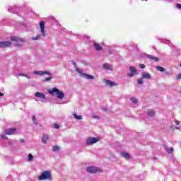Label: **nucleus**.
I'll return each instance as SVG.
<instances>
[{"label":"nucleus","mask_w":181,"mask_h":181,"mask_svg":"<svg viewBox=\"0 0 181 181\" xmlns=\"http://www.w3.org/2000/svg\"><path fill=\"white\" fill-rule=\"evenodd\" d=\"M139 67H140V69H145V64H139Z\"/></svg>","instance_id":"obj_36"},{"label":"nucleus","mask_w":181,"mask_h":181,"mask_svg":"<svg viewBox=\"0 0 181 181\" xmlns=\"http://www.w3.org/2000/svg\"><path fill=\"white\" fill-rule=\"evenodd\" d=\"M34 74H37L38 76H45V74H47L48 76H52V73L47 71H35Z\"/></svg>","instance_id":"obj_9"},{"label":"nucleus","mask_w":181,"mask_h":181,"mask_svg":"<svg viewBox=\"0 0 181 181\" xmlns=\"http://www.w3.org/2000/svg\"><path fill=\"white\" fill-rule=\"evenodd\" d=\"M40 28L41 35L38 34L36 37H33L32 40H40L42 37H46V33H45V21L40 22Z\"/></svg>","instance_id":"obj_2"},{"label":"nucleus","mask_w":181,"mask_h":181,"mask_svg":"<svg viewBox=\"0 0 181 181\" xmlns=\"http://www.w3.org/2000/svg\"><path fill=\"white\" fill-rule=\"evenodd\" d=\"M62 104H64V103H62Z\"/></svg>","instance_id":"obj_45"},{"label":"nucleus","mask_w":181,"mask_h":181,"mask_svg":"<svg viewBox=\"0 0 181 181\" xmlns=\"http://www.w3.org/2000/svg\"><path fill=\"white\" fill-rule=\"evenodd\" d=\"M75 70L79 73L81 77H85L86 80H94V78H95V77L93 75L83 73V70H81V69H78L77 66H75Z\"/></svg>","instance_id":"obj_4"},{"label":"nucleus","mask_w":181,"mask_h":181,"mask_svg":"<svg viewBox=\"0 0 181 181\" xmlns=\"http://www.w3.org/2000/svg\"><path fill=\"white\" fill-rule=\"evenodd\" d=\"M86 172L88 173H103V170L95 166H89L87 167Z\"/></svg>","instance_id":"obj_5"},{"label":"nucleus","mask_w":181,"mask_h":181,"mask_svg":"<svg viewBox=\"0 0 181 181\" xmlns=\"http://www.w3.org/2000/svg\"><path fill=\"white\" fill-rule=\"evenodd\" d=\"M130 101H132L133 104H138V99H136V98H130Z\"/></svg>","instance_id":"obj_24"},{"label":"nucleus","mask_w":181,"mask_h":181,"mask_svg":"<svg viewBox=\"0 0 181 181\" xmlns=\"http://www.w3.org/2000/svg\"><path fill=\"white\" fill-rule=\"evenodd\" d=\"M14 46H15L16 47H21V46H22V45L16 43V44H14Z\"/></svg>","instance_id":"obj_38"},{"label":"nucleus","mask_w":181,"mask_h":181,"mask_svg":"<svg viewBox=\"0 0 181 181\" xmlns=\"http://www.w3.org/2000/svg\"><path fill=\"white\" fill-rule=\"evenodd\" d=\"M8 12H11V13H18V7L16 6H10L8 8Z\"/></svg>","instance_id":"obj_11"},{"label":"nucleus","mask_w":181,"mask_h":181,"mask_svg":"<svg viewBox=\"0 0 181 181\" xmlns=\"http://www.w3.org/2000/svg\"><path fill=\"white\" fill-rule=\"evenodd\" d=\"M146 57H148V59H151V60H154L155 62H159V58H158L156 57H153L150 54H146Z\"/></svg>","instance_id":"obj_17"},{"label":"nucleus","mask_w":181,"mask_h":181,"mask_svg":"<svg viewBox=\"0 0 181 181\" xmlns=\"http://www.w3.org/2000/svg\"><path fill=\"white\" fill-rule=\"evenodd\" d=\"M52 173L50 171H44L38 177V180H52Z\"/></svg>","instance_id":"obj_3"},{"label":"nucleus","mask_w":181,"mask_h":181,"mask_svg":"<svg viewBox=\"0 0 181 181\" xmlns=\"http://www.w3.org/2000/svg\"><path fill=\"white\" fill-rule=\"evenodd\" d=\"M18 76L20 77H26L27 78H30V77H29V76H28L27 74H23V73L18 74Z\"/></svg>","instance_id":"obj_28"},{"label":"nucleus","mask_w":181,"mask_h":181,"mask_svg":"<svg viewBox=\"0 0 181 181\" xmlns=\"http://www.w3.org/2000/svg\"><path fill=\"white\" fill-rule=\"evenodd\" d=\"M34 159V157H33V155L32 154H28V162H32V160H33Z\"/></svg>","instance_id":"obj_26"},{"label":"nucleus","mask_w":181,"mask_h":181,"mask_svg":"<svg viewBox=\"0 0 181 181\" xmlns=\"http://www.w3.org/2000/svg\"><path fill=\"white\" fill-rule=\"evenodd\" d=\"M53 78V77L49 76L48 78H45L44 81H50V80H52Z\"/></svg>","instance_id":"obj_32"},{"label":"nucleus","mask_w":181,"mask_h":181,"mask_svg":"<svg viewBox=\"0 0 181 181\" xmlns=\"http://www.w3.org/2000/svg\"><path fill=\"white\" fill-rule=\"evenodd\" d=\"M72 64H74V66H75V67L77 66L76 65V62H74V61L72 62Z\"/></svg>","instance_id":"obj_41"},{"label":"nucleus","mask_w":181,"mask_h":181,"mask_svg":"<svg viewBox=\"0 0 181 181\" xmlns=\"http://www.w3.org/2000/svg\"><path fill=\"white\" fill-rule=\"evenodd\" d=\"M10 39L12 42H21L22 43H25V42L24 39L19 38V37L16 36H11Z\"/></svg>","instance_id":"obj_10"},{"label":"nucleus","mask_w":181,"mask_h":181,"mask_svg":"<svg viewBox=\"0 0 181 181\" xmlns=\"http://www.w3.org/2000/svg\"><path fill=\"white\" fill-rule=\"evenodd\" d=\"M11 45H12V42L10 41L0 42V49L10 47Z\"/></svg>","instance_id":"obj_8"},{"label":"nucleus","mask_w":181,"mask_h":181,"mask_svg":"<svg viewBox=\"0 0 181 181\" xmlns=\"http://www.w3.org/2000/svg\"><path fill=\"white\" fill-rule=\"evenodd\" d=\"M103 69H105V70L112 71V68H111V66H110V64H104Z\"/></svg>","instance_id":"obj_22"},{"label":"nucleus","mask_w":181,"mask_h":181,"mask_svg":"<svg viewBox=\"0 0 181 181\" xmlns=\"http://www.w3.org/2000/svg\"><path fill=\"white\" fill-rule=\"evenodd\" d=\"M15 131H16V129L15 128L7 129L5 130V134L6 135H12Z\"/></svg>","instance_id":"obj_12"},{"label":"nucleus","mask_w":181,"mask_h":181,"mask_svg":"<svg viewBox=\"0 0 181 181\" xmlns=\"http://www.w3.org/2000/svg\"><path fill=\"white\" fill-rule=\"evenodd\" d=\"M93 46H94L95 50H97L98 52L103 50V47H101V45H100V44H98L97 42H94Z\"/></svg>","instance_id":"obj_15"},{"label":"nucleus","mask_w":181,"mask_h":181,"mask_svg":"<svg viewBox=\"0 0 181 181\" xmlns=\"http://www.w3.org/2000/svg\"><path fill=\"white\" fill-rule=\"evenodd\" d=\"M144 78H140L137 80L138 84H144Z\"/></svg>","instance_id":"obj_31"},{"label":"nucleus","mask_w":181,"mask_h":181,"mask_svg":"<svg viewBox=\"0 0 181 181\" xmlns=\"http://www.w3.org/2000/svg\"><path fill=\"white\" fill-rule=\"evenodd\" d=\"M141 77L142 78L149 79L151 78V74H149V73L144 72L141 74Z\"/></svg>","instance_id":"obj_18"},{"label":"nucleus","mask_w":181,"mask_h":181,"mask_svg":"<svg viewBox=\"0 0 181 181\" xmlns=\"http://www.w3.org/2000/svg\"><path fill=\"white\" fill-rule=\"evenodd\" d=\"M165 151L168 152V153H172L173 152V148H165Z\"/></svg>","instance_id":"obj_29"},{"label":"nucleus","mask_w":181,"mask_h":181,"mask_svg":"<svg viewBox=\"0 0 181 181\" xmlns=\"http://www.w3.org/2000/svg\"><path fill=\"white\" fill-rule=\"evenodd\" d=\"M21 142H22V143L23 144V142H25V140L21 139Z\"/></svg>","instance_id":"obj_44"},{"label":"nucleus","mask_w":181,"mask_h":181,"mask_svg":"<svg viewBox=\"0 0 181 181\" xmlns=\"http://www.w3.org/2000/svg\"><path fill=\"white\" fill-rule=\"evenodd\" d=\"M49 139V136L47 134H43L42 141L43 144H46L47 142V140Z\"/></svg>","instance_id":"obj_21"},{"label":"nucleus","mask_w":181,"mask_h":181,"mask_svg":"<svg viewBox=\"0 0 181 181\" xmlns=\"http://www.w3.org/2000/svg\"><path fill=\"white\" fill-rule=\"evenodd\" d=\"M2 139H8V136H6V134L1 135Z\"/></svg>","instance_id":"obj_35"},{"label":"nucleus","mask_w":181,"mask_h":181,"mask_svg":"<svg viewBox=\"0 0 181 181\" xmlns=\"http://www.w3.org/2000/svg\"><path fill=\"white\" fill-rule=\"evenodd\" d=\"M54 128L55 129H59V128H60V126H59V124H54Z\"/></svg>","instance_id":"obj_34"},{"label":"nucleus","mask_w":181,"mask_h":181,"mask_svg":"<svg viewBox=\"0 0 181 181\" xmlns=\"http://www.w3.org/2000/svg\"><path fill=\"white\" fill-rule=\"evenodd\" d=\"M176 129H180V126H176Z\"/></svg>","instance_id":"obj_42"},{"label":"nucleus","mask_w":181,"mask_h":181,"mask_svg":"<svg viewBox=\"0 0 181 181\" xmlns=\"http://www.w3.org/2000/svg\"><path fill=\"white\" fill-rule=\"evenodd\" d=\"M176 6L178 9H181V4H177Z\"/></svg>","instance_id":"obj_39"},{"label":"nucleus","mask_w":181,"mask_h":181,"mask_svg":"<svg viewBox=\"0 0 181 181\" xmlns=\"http://www.w3.org/2000/svg\"><path fill=\"white\" fill-rule=\"evenodd\" d=\"M161 43H168L169 46H170V42L166 39H158Z\"/></svg>","instance_id":"obj_23"},{"label":"nucleus","mask_w":181,"mask_h":181,"mask_svg":"<svg viewBox=\"0 0 181 181\" xmlns=\"http://www.w3.org/2000/svg\"><path fill=\"white\" fill-rule=\"evenodd\" d=\"M147 115H148V117H155V110L149 109L147 111Z\"/></svg>","instance_id":"obj_19"},{"label":"nucleus","mask_w":181,"mask_h":181,"mask_svg":"<svg viewBox=\"0 0 181 181\" xmlns=\"http://www.w3.org/2000/svg\"><path fill=\"white\" fill-rule=\"evenodd\" d=\"M156 69L158 71H161V72H163L165 71V68L160 66H157L156 67Z\"/></svg>","instance_id":"obj_25"},{"label":"nucleus","mask_w":181,"mask_h":181,"mask_svg":"<svg viewBox=\"0 0 181 181\" xmlns=\"http://www.w3.org/2000/svg\"><path fill=\"white\" fill-rule=\"evenodd\" d=\"M32 119H33V124H35V125H37V120L36 119V117L33 116Z\"/></svg>","instance_id":"obj_30"},{"label":"nucleus","mask_w":181,"mask_h":181,"mask_svg":"<svg viewBox=\"0 0 181 181\" xmlns=\"http://www.w3.org/2000/svg\"><path fill=\"white\" fill-rule=\"evenodd\" d=\"M0 97H4V93L0 92Z\"/></svg>","instance_id":"obj_43"},{"label":"nucleus","mask_w":181,"mask_h":181,"mask_svg":"<svg viewBox=\"0 0 181 181\" xmlns=\"http://www.w3.org/2000/svg\"><path fill=\"white\" fill-rule=\"evenodd\" d=\"M129 70L130 73H128L127 76L130 78L134 77V76H136V74H138V70L134 66H129Z\"/></svg>","instance_id":"obj_7"},{"label":"nucleus","mask_w":181,"mask_h":181,"mask_svg":"<svg viewBox=\"0 0 181 181\" xmlns=\"http://www.w3.org/2000/svg\"><path fill=\"white\" fill-rule=\"evenodd\" d=\"M60 150V147L59 146H55L52 147L53 152H57V151Z\"/></svg>","instance_id":"obj_27"},{"label":"nucleus","mask_w":181,"mask_h":181,"mask_svg":"<svg viewBox=\"0 0 181 181\" xmlns=\"http://www.w3.org/2000/svg\"><path fill=\"white\" fill-rule=\"evenodd\" d=\"M100 141V137H89L87 138L86 140V144L88 146H90V145H94V144H97V142Z\"/></svg>","instance_id":"obj_6"},{"label":"nucleus","mask_w":181,"mask_h":181,"mask_svg":"<svg viewBox=\"0 0 181 181\" xmlns=\"http://www.w3.org/2000/svg\"><path fill=\"white\" fill-rule=\"evenodd\" d=\"M92 118H93L94 119H98V116L93 115V116H92Z\"/></svg>","instance_id":"obj_40"},{"label":"nucleus","mask_w":181,"mask_h":181,"mask_svg":"<svg viewBox=\"0 0 181 181\" xmlns=\"http://www.w3.org/2000/svg\"><path fill=\"white\" fill-rule=\"evenodd\" d=\"M72 115L76 119H83V115H77V113H76V112H72Z\"/></svg>","instance_id":"obj_16"},{"label":"nucleus","mask_w":181,"mask_h":181,"mask_svg":"<svg viewBox=\"0 0 181 181\" xmlns=\"http://www.w3.org/2000/svg\"><path fill=\"white\" fill-rule=\"evenodd\" d=\"M48 93L50 94V95H56L58 100H63V98H64V93L59 90L57 88L48 90Z\"/></svg>","instance_id":"obj_1"},{"label":"nucleus","mask_w":181,"mask_h":181,"mask_svg":"<svg viewBox=\"0 0 181 181\" xmlns=\"http://www.w3.org/2000/svg\"><path fill=\"white\" fill-rule=\"evenodd\" d=\"M35 97L41 98L42 100H45V98H46V95H45V93L40 92L35 93Z\"/></svg>","instance_id":"obj_13"},{"label":"nucleus","mask_w":181,"mask_h":181,"mask_svg":"<svg viewBox=\"0 0 181 181\" xmlns=\"http://www.w3.org/2000/svg\"><path fill=\"white\" fill-rule=\"evenodd\" d=\"M108 54H114V49H108Z\"/></svg>","instance_id":"obj_33"},{"label":"nucleus","mask_w":181,"mask_h":181,"mask_svg":"<svg viewBox=\"0 0 181 181\" xmlns=\"http://www.w3.org/2000/svg\"><path fill=\"white\" fill-rule=\"evenodd\" d=\"M121 156H122V158H124V159H129V158H131V156H129V153H128L127 152H122L121 153Z\"/></svg>","instance_id":"obj_20"},{"label":"nucleus","mask_w":181,"mask_h":181,"mask_svg":"<svg viewBox=\"0 0 181 181\" xmlns=\"http://www.w3.org/2000/svg\"><path fill=\"white\" fill-rule=\"evenodd\" d=\"M105 84H106L107 86H110V87H112V86H117V84L115 83V82L111 81L110 80L105 79Z\"/></svg>","instance_id":"obj_14"},{"label":"nucleus","mask_w":181,"mask_h":181,"mask_svg":"<svg viewBox=\"0 0 181 181\" xmlns=\"http://www.w3.org/2000/svg\"><path fill=\"white\" fill-rule=\"evenodd\" d=\"M174 122H175V125H180V122H178V120L177 119H175V121H174Z\"/></svg>","instance_id":"obj_37"}]
</instances>
